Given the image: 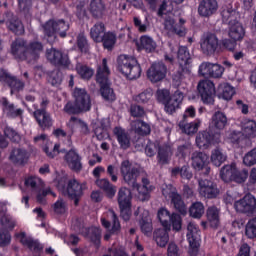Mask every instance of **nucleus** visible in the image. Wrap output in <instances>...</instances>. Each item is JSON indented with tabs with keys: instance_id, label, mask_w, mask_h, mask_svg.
<instances>
[{
	"instance_id": "nucleus-1",
	"label": "nucleus",
	"mask_w": 256,
	"mask_h": 256,
	"mask_svg": "<svg viewBox=\"0 0 256 256\" xmlns=\"http://www.w3.org/2000/svg\"><path fill=\"white\" fill-rule=\"evenodd\" d=\"M120 173L124 183L132 187L133 191H137L141 201H149L151 191L155 189V186L151 185L149 178H142V185L137 183V178L141 175L139 168L133 166L129 160H123L120 165Z\"/></svg>"
},
{
	"instance_id": "nucleus-2",
	"label": "nucleus",
	"mask_w": 256,
	"mask_h": 256,
	"mask_svg": "<svg viewBox=\"0 0 256 256\" xmlns=\"http://www.w3.org/2000/svg\"><path fill=\"white\" fill-rule=\"evenodd\" d=\"M198 95L204 105H214L215 95L218 99H223L224 101H231L233 95H235V87L231 84L224 82L218 85L215 90V84L210 80H201L197 86Z\"/></svg>"
},
{
	"instance_id": "nucleus-3",
	"label": "nucleus",
	"mask_w": 256,
	"mask_h": 256,
	"mask_svg": "<svg viewBox=\"0 0 256 256\" xmlns=\"http://www.w3.org/2000/svg\"><path fill=\"white\" fill-rule=\"evenodd\" d=\"M41 51H43V43L39 41H31L27 44L26 40L17 38L11 44V55L18 61L33 63L39 59Z\"/></svg>"
},
{
	"instance_id": "nucleus-4",
	"label": "nucleus",
	"mask_w": 256,
	"mask_h": 256,
	"mask_svg": "<svg viewBox=\"0 0 256 256\" xmlns=\"http://www.w3.org/2000/svg\"><path fill=\"white\" fill-rule=\"evenodd\" d=\"M109 75H111V70L107 65V58L102 59V65L98 66L96 71V83L100 86L101 97L107 103H113L117 100V95L115 90L111 88V82H109Z\"/></svg>"
},
{
	"instance_id": "nucleus-5",
	"label": "nucleus",
	"mask_w": 256,
	"mask_h": 256,
	"mask_svg": "<svg viewBox=\"0 0 256 256\" xmlns=\"http://www.w3.org/2000/svg\"><path fill=\"white\" fill-rule=\"evenodd\" d=\"M222 21L225 25H229L228 37L233 41H243L245 37V28L237 21V11L233 8L222 10Z\"/></svg>"
},
{
	"instance_id": "nucleus-6",
	"label": "nucleus",
	"mask_w": 256,
	"mask_h": 256,
	"mask_svg": "<svg viewBox=\"0 0 256 256\" xmlns=\"http://www.w3.org/2000/svg\"><path fill=\"white\" fill-rule=\"evenodd\" d=\"M117 69L126 79L133 81L141 77V64L133 56L120 55L117 58Z\"/></svg>"
},
{
	"instance_id": "nucleus-7",
	"label": "nucleus",
	"mask_w": 256,
	"mask_h": 256,
	"mask_svg": "<svg viewBox=\"0 0 256 256\" xmlns=\"http://www.w3.org/2000/svg\"><path fill=\"white\" fill-rule=\"evenodd\" d=\"M183 92L177 90L171 96V92L167 89H158L156 91V99L158 103H162L165 107L166 113H175L179 107H181V103H183Z\"/></svg>"
},
{
	"instance_id": "nucleus-8",
	"label": "nucleus",
	"mask_w": 256,
	"mask_h": 256,
	"mask_svg": "<svg viewBox=\"0 0 256 256\" xmlns=\"http://www.w3.org/2000/svg\"><path fill=\"white\" fill-rule=\"evenodd\" d=\"M177 59L179 67L173 76V81L175 85H180L185 75H191L193 58H191V54L189 53V48H187V46H180L178 48Z\"/></svg>"
},
{
	"instance_id": "nucleus-9",
	"label": "nucleus",
	"mask_w": 256,
	"mask_h": 256,
	"mask_svg": "<svg viewBox=\"0 0 256 256\" xmlns=\"http://www.w3.org/2000/svg\"><path fill=\"white\" fill-rule=\"evenodd\" d=\"M220 179L224 183H237L243 185L249 179V170L247 168L239 169L237 164L225 165L220 170Z\"/></svg>"
},
{
	"instance_id": "nucleus-10",
	"label": "nucleus",
	"mask_w": 256,
	"mask_h": 256,
	"mask_svg": "<svg viewBox=\"0 0 256 256\" xmlns=\"http://www.w3.org/2000/svg\"><path fill=\"white\" fill-rule=\"evenodd\" d=\"M57 187L64 195H67L69 199L74 200V205H79V200L83 197V185L78 183L77 180H69L67 178H61L58 181Z\"/></svg>"
},
{
	"instance_id": "nucleus-11",
	"label": "nucleus",
	"mask_w": 256,
	"mask_h": 256,
	"mask_svg": "<svg viewBox=\"0 0 256 256\" xmlns=\"http://www.w3.org/2000/svg\"><path fill=\"white\" fill-rule=\"evenodd\" d=\"M133 199V193L131 189L127 187H121L118 190L117 194V202L120 209V216L124 221H129L131 219L132 211H131V201Z\"/></svg>"
},
{
	"instance_id": "nucleus-12",
	"label": "nucleus",
	"mask_w": 256,
	"mask_h": 256,
	"mask_svg": "<svg viewBox=\"0 0 256 256\" xmlns=\"http://www.w3.org/2000/svg\"><path fill=\"white\" fill-rule=\"evenodd\" d=\"M100 221L104 229H110L104 235V241H109V239H111V235H117V233L121 231V222H119V217L114 210H108L106 213H104Z\"/></svg>"
},
{
	"instance_id": "nucleus-13",
	"label": "nucleus",
	"mask_w": 256,
	"mask_h": 256,
	"mask_svg": "<svg viewBox=\"0 0 256 256\" xmlns=\"http://www.w3.org/2000/svg\"><path fill=\"white\" fill-rule=\"evenodd\" d=\"M157 217L164 229H173V231H181L182 222L181 215L177 213L169 212V210L165 208H161L158 210Z\"/></svg>"
},
{
	"instance_id": "nucleus-14",
	"label": "nucleus",
	"mask_w": 256,
	"mask_h": 256,
	"mask_svg": "<svg viewBox=\"0 0 256 256\" xmlns=\"http://www.w3.org/2000/svg\"><path fill=\"white\" fill-rule=\"evenodd\" d=\"M234 209L237 213L253 215L256 211V198L252 194H246L242 199L234 202Z\"/></svg>"
},
{
	"instance_id": "nucleus-15",
	"label": "nucleus",
	"mask_w": 256,
	"mask_h": 256,
	"mask_svg": "<svg viewBox=\"0 0 256 256\" xmlns=\"http://www.w3.org/2000/svg\"><path fill=\"white\" fill-rule=\"evenodd\" d=\"M200 48L204 55H215L219 49V38L211 32L206 33L200 40Z\"/></svg>"
},
{
	"instance_id": "nucleus-16",
	"label": "nucleus",
	"mask_w": 256,
	"mask_h": 256,
	"mask_svg": "<svg viewBox=\"0 0 256 256\" xmlns=\"http://www.w3.org/2000/svg\"><path fill=\"white\" fill-rule=\"evenodd\" d=\"M224 72L225 68L223 66L211 62H203L198 70L201 77H211L212 79H220V77H223Z\"/></svg>"
},
{
	"instance_id": "nucleus-17",
	"label": "nucleus",
	"mask_w": 256,
	"mask_h": 256,
	"mask_svg": "<svg viewBox=\"0 0 256 256\" xmlns=\"http://www.w3.org/2000/svg\"><path fill=\"white\" fill-rule=\"evenodd\" d=\"M219 193L220 190L217 187V183L207 179L199 180V194L204 199H217Z\"/></svg>"
},
{
	"instance_id": "nucleus-18",
	"label": "nucleus",
	"mask_w": 256,
	"mask_h": 256,
	"mask_svg": "<svg viewBox=\"0 0 256 256\" xmlns=\"http://www.w3.org/2000/svg\"><path fill=\"white\" fill-rule=\"evenodd\" d=\"M192 167L195 171H204V175L211 173V167H209V156L203 152H193L191 156Z\"/></svg>"
},
{
	"instance_id": "nucleus-19",
	"label": "nucleus",
	"mask_w": 256,
	"mask_h": 256,
	"mask_svg": "<svg viewBox=\"0 0 256 256\" xmlns=\"http://www.w3.org/2000/svg\"><path fill=\"white\" fill-rule=\"evenodd\" d=\"M46 58L51 65L55 67H69L71 61H69V55L55 49L51 48L46 51Z\"/></svg>"
},
{
	"instance_id": "nucleus-20",
	"label": "nucleus",
	"mask_w": 256,
	"mask_h": 256,
	"mask_svg": "<svg viewBox=\"0 0 256 256\" xmlns=\"http://www.w3.org/2000/svg\"><path fill=\"white\" fill-rule=\"evenodd\" d=\"M151 83H159L167 77V66L163 62H154L147 71Z\"/></svg>"
},
{
	"instance_id": "nucleus-21",
	"label": "nucleus",
	"mask_w": 256,
	"mask_h": 256,
	"mask_svg": "<svg viewBox=\"0 0 256 256\" xmlns=\"http://www.w3.org/2000/svg\"><path fill=\"white\" fill-rule=\"evenodd\" d=\"M73 95L75 99L74 103H76L82 113L91 111V96H89L87 90L83 88H75Z\"/></svg>"
},
{
	"instance_id": "nucleus-22",
	"label": "nucleus",
	"mask_w": 256,
	"mask_h": 256,
	"mask_svg": "<svg viewBox=\"0 0 256 256\" xmlns=\"http://www.w3.org/2000/svg\"><path fill=\"white\" fill-rule=\"evenodd\" d=\"M185 19L180 18L179 24L175 22V19L171 16H168L164 20V29L169 31V33H173L174 35H178V37H185L187 35V31L185 30Z\"/></svg>"
},
{
	"instance_id": "nucleus-23",
	"label": "nucleus",
	"mask_w": 256,
	"mask_h": 256,
	"mask_svg": "<svg viewBox=\"0 0 256 256\" xmlns=\"http://www.w3.org/2000/svg\"><path fill=\"white\" fill-rule=\"evenodd\" d=\"M1 81L7 83L10 87L11 93H21L25 89V82L17 79L15 76L10 75L7 70L1 69Z\"/></svg>"
},
{
	"instance_id": "nucleus-24",
	"label": "nucleus",
	"mask_w": 256,
	"mask_h": 256,
	"mask_svg": "<svg viewBox=\"0 0 256 256\" xmlns=\"http://www.w3.org/2000/svg\"><path fill=\"white\" fill-rule=\"evenodd\" d=\"M16 239H19L21 245L27 247L30 251H34V253H41L43 251L44 246L39 242L38 239H33L31 237H27V233L19 232L15 234Z\"/></svg>"
},
{
	"instance_id": "nucleus-25",
	"label": "nucleus",
	"mask_w": 256,
	"mask_h": 256,
	"mask_svg": "<svg viewBox=\"0 0 256 256\" xmlns=\"http://www.w3.org/2000/svg\"><path fill=\"white\" fill-rule=\"evenodd\" d=\"M31 157V153L28 152L25 148H13L9 155V161L14 165H20L24 167L29 163V159Z\"/></svg>"
},
{
	"instance_id": "nucleus-26",
	"label": "nucleus",
	"mask_w": 256,
	"mask_h": 256,
	"mask_svg": "<svg viewBox=\"0 0 256 256\" xmlns=\"http://www.w3.org/2000/svg\"><path fill=\"white\" fill-rule=\"evenodd\" d=\"M64 159L71 171L79 173L83 169L82 158L75 149H70L64 156Z\"/></svg>"
},
{
	"instance_id": "nucleus-27",
	"label": "nucleus",
	"mask_w": 256,
	"mask_h": 256,
	"mask_svg": "<svg viewBox=\"0 0 256 256\" xmlns=\"http://www.w3.org/2000/svg\"><path fill=\"white\" fill-rule=\"evenodd\" d=\"M33 117L42 131L51 129V127H53V118L51 117V114L47 112V110H35L33 112Z\"/></svg>"
},
{
	"instance_id": "nucleus-28",
	"label": "nucleus",
	"mask_w": 256,
	"mask_h": 256,
	"mask_svg": "<svg viewBox=\"0 0 256 256\" xmlns=\"http://www.w3.org/2000/svg\"><path fill=\"white\" fill-rule=\"evenodd\" d=\"M113 134L117 139L118 145H120V148L124 151H127V149L131 147V135H129V132H127L125 128L116 126L113 129Z\"/></svg>"
},
{
	"instance_id": "nucleus-29",
	"label": "nucleus",
	"mask_w": 256,
	"mask_h": 256,
	"mask_svg": "<svg viewBox=\"0 0 256 256\" xmlns=\"http://www.w3.org/2000/svg\"><path fill=\"white\" fill-rule=\"evenodd\" d=\"M219 9L217 0H202L198 6V13L200 17H211L215 15Z\"/></svg>"
},
{
	"instance_id": "nucleus-30",
	"label": "nucleus",
	"mask_w": 256,
	"mask_h": 256,
	"mask_svg": "<svg viewBox=\"0 0 256 256\" xmlns=\"http://www.w3.org/2000/svg\"><path fill=\"white\" fill-rule=\"evenodd\" d=\"M187 241L190 245L189 254L190 256H197L199 253V241H201V237L197 232L193 230V224L188 225Z\"/></svg>"
},
{
	"instance_id": "nucleus-31",
	"label": "nucleus",
	"mask_w": 256,
	"mask_h": 256,
	"mask_svg": "<svg viewBox=\"0 0 256 256\" xmlns=\"http://www.w3.org/2000/svg\"><path fill=\"white\" fill-rule=\"evenodd\" d=\"M2 111L5 117L8 119H17V117H23V109L15 108L14 104H11L7 98H2Z\"/></svg>"
},
{
	"instance_id": "nucleus-32",
	"label": "nucleus",
	"mask_w": 256,
	"mask_h": 256,
	"mask_svg": "<svg viewBox=\"0 0 256 256\" xmlns=\"http://www.w3.org/2000/svg\"><path fill=\"white\" fill-rule=\"evenodd\" d=\"M168 197L171 199L174 209L178 211L181 215H187V206L183 201L181 194L177 193V189H173L168 193Z\"/></svg>"
},
{
	"instance_id": "nucleus-33",
	"label": "nucleus",
	"mask_w": 256,
	"mask_h": 256,
	"mask_svg": "<svg viewBox=\"0 0 256 256\" xmlns=\"http://www.w3.org/2000/svg\"><path fill=\"white\" fill-rule=\"evenodd\" d=\"M215 141V134L211 130H205L196 137V144L201 149H207Z\"/></svg>"
},
{
	"instance_id": "nucleus-34",
	"label": "nucleus",
	"mask_w": 256,
	"mask_h": 256,
	"mask_svg": "<svg viewBox=\"0 0 256 256\" xmlns=\"http://www.w3.org/2000/svg\"><path fill=\"white\" fill-rule=\"evenodd\" d=\"M138 51H145L146 53H153L157 49V43L153 38L147 35L140 37L139 42L136 44Z\"/></svg>"
},
{
	"instance_id": "nucleus-35",
	"label": "nucleus",
	"mask_w": 256,
	"mask_h": 256,
	"mask_svg": "<svg viewBox=\"0 0 256 256\" xmlns=\"http://www.w3.org/2000/svg\"><path fill=\"white\" fill-rule=\"evenodd\" d=\"M201 125V120L196 119L192 122H189V120H181L179 122V127L183 133L186 135H195L197 131H199V126Z\"/></svg>"
},
{
	"instance_id": "nucleus-36",
	"label": "nucleus",
	"mask_w": 256,
	"mask_h": 256,
	"mask_svg": "<svg viewBox=\"0 0 256 256\" xmlns=\"http://www.w3.org/2000/svg\"><path fill=\"white\" fill-rule=\"evenodd\" d=\"M227 126V115L221 111H217L213 114L210 127L217 131H223Z\"/></svg>"
},
{
	"instance_id": "nucleus-37",
	"label": "nucleus",
	"mask_w": 256,
	"mask_h": 256,
	"mask_svg": "<svg viewBox=\"0 0 256 256\" xmlns=\"http://www.w3.org/2000/svg\"><path fill=\"white\" fill-rule=\"evenodd\" d=\"M169 231L171 229L167 228H158L154 231L153 239L158 247H167V243H169Z\"/></svg>"
},
{
	"instance_id": "nucleus-38",
	"label": "nucleus",
	"mask_w": 256,
	"mask_h": 256,
	"mask_svg": "<svg viewBox=\"0 0 256 256\" xmlns=\"http://www.w3.org/2000/svg\"><path fill=\"white\" fill-rule=\"evenodd\" d=\"M96 185L100 189L104 190V192L106 193L107 197H109V199H113V197H115V194L117 193V187L111 184V182H109V179L107 178L98 179L96 180Z\"/></svg>"
},
{
	"instance_id": "nucleus-39",
	"label": "nucleus",
	"mask_w": 256,
	"mask_h": 256,
	"mask_svg": "<svg viewBox=\"0 0 256 256\" xmlns=\"http://www.w3.org/2000/svg\"><path fill=\"white\" fill-rule=\"evenodd\" d=\"M98 43H102L103 47L107 49V51H113L115 43H117V34L111 31L105 32Z\"/></svg>"
},
{
	"instance_id": "nucleus-40",
	"label": "nucleus",
	"mask_w": 256,
	"mask_h": 256,
	"mask_svg": "<svg viewBox=\"0 0 256 256\" xmlns=\"http://www.w3.org/2000/svg\"><path fill=\"white\" fill-rule=\"evenodd\" d=\"M169 157H171V146L164 144L158 147L157 161L159 165H169Z\"/></svg>"
},
{
	"instance_id": "nucleus-41",
	"label": "nucleus",
	"mask_w": 256,
	"mask_h": 256,
	"mask_svg": "<svg viewBox=\"0 0 256 256\" xmlns=\"http://www.w3.org/2000/svg\"><path fill=\"white\" fill-rule=\"evenodd\" d=\"M90 13L95 19L103 17V13H105L103 0H92L90 3Z\"/></svg>"
},
{
	"instance_id": "nucleus-42",
	"label": "nucleus",
	"mask_w": 256,
	"mask_h": 256,
	"mask_svg": "<svg viewBox=\"0 0 256 256\" xmlns=\"http://www.w3.org/2000/svg\"><path fill=\"white\" fill-rule=\"evenodd\" d=\"M206 217L213 229H217L219 227V209H217L215 206L208 207Z\"/></svg>"
},
{
	"instance_id": "nucleus-43",
	"label": "nucleus",
	"mask_w": 256,
	"mask_h": 256,
	"mask_svg": "<svg viewBox=\"0 0 256 256\" xmlns=\"http://www.w3.org/2000/svg\"><path fill=\"white\" fill-rule=\"evenodd\" d=\"M106 28L103 22H97L94 26L90 29V37L93 39L94 43H98L99 40L105 35Z\"/></svg>"
},
{
	"instance_id": "nucleus-44",
	"label": "nucleus",
	"mask_w": 256,
	"mask_h": 256,
	"mask_svg": "<svg viewBox=\"0 0 256 256\" xmlns=\"http://www.w3.org/2000/svg\"><path fill=\"white\" fill-rule=\"evenodd\" d=\"M132 129L135 131L137 135H141L142 137L145 135H149V133H151V126H149V124H147V122L143 120L133 121Z\"/></svg>"
},
{
	"instance_id": "nucleus-45",
	"label": "nucleus",
	"mask_w": 256,
	"mask_h": 256,
	"mask_svg": "<svg viewBox=\"0 0 256 256\" xmlns=\"http://www.w3.org/2000/svg\"><path fill=\"white\" fill-rule=\"evenodd\" d=\"M243 135L248 139H255L256 137V122L255 120H244L242 123Z\"/></svg>"
},
{
	"instance_id": "nucleus-46",
	"label": "nucleus",
	"mask_w": 256,
	"mask_h": 256,
	"mask_svg": "<svg viewBox=\"0 0 256 256\" xmlns=\"http://www.w3.org/2000/svg\"><path fill=\"white\" fill-rule=\"evenodd\" d=\"M205 214V205L202 202H193L189 207V215L193 219H201Z\"/></svg>"
},
{
	"instance_id": "nucleus-47",
	"label": "nucleus",
	"mask_w": 256,
	"mask_h": 256,
	"mask_svg": "<svg viewBox=\"0 0 256 256\" xmlns=\"http://www.w3.org/2000/svg\"><path fill=\"white\" fill-rule=\"evenodd\" d=\"M76 72L81 79H84L85 81H89V79L95 75V70H93V68L81 63L76 64Z\"/></svg>"
},
{
	"instance_id": "nucleus-48",
	"label": "nucleus",
	"mask_w": 256,
	"mask_h": 256,
	"mask_svg": "<svg viewBox=\"0 0 256 256\" xmlns=\"http://www.w3.org/2000/svg\"><path fill=\"white\" fill-rule=\"evenodd\" d=\"M6 25L9 31H12L15 35H23L25 33V27L23 26V22L19 19H10L6 22Z\"/></svg>"
},
{
	"instance_id": "nucleus-49",
	"label": "nucleus",
	"mask_w": 256,
	"mask_h": 256,
	"mask_svg": "<svg viewBox=\"0 0 256 256\" xmlns=\"http://www.w3.org/2000/svg\"><path fill=\"white\" fill-rule=\"evenodd\" d=\"M1 213V231H13V229H15V226L17 225V222L11 217V215L4 214L3 207Z\"/></svg>"
},
{
	"instance_id": "nucleus-50",
	"label": "nucleus",
	"mask_w": 256,
	"mask_h": 256,
	"mask_svg": "<svg viewBox=\"0 0 256 256\" xmlns=\"http://www.w3.org/2000/svg\"><path fill=\"white\" fill-rule=\"evenodd\" d=\"M211 161L215 165V167H221V165H223V163L227 161V155L223 154L221 149L216 148L212 150Z\"/></svg>"
},
{
	"instance_id": "nucleus-51",
	"label": "nucleus",
	"mask_w": 256,
	"mask_h": 256,
	"mask_svg": "<svg viewBox=\"0 0 256 256\" xmlns=\"http://www.w3.org/2000/svg\"><path fill=\"white\" fill-rule=\"evenodd\" d=\"M56 33L59 34V37L65 39L67 37V32L69 31V23L64 19L54 20Z\"/></svg>"
},
{
	"instance_id": "nucleus-52",
	"label": "nucleus",
	"mask_w": 256,
	"mask_h": 256,
	"mask_svg": "<svg viewBox=\"0 0 256 256\" xmlns=\"http://www.w3.org/2000/svg\"><path fill=\"white\" fill-rule=\"evenodd\" d=\"M90 241L97 249L101 247V229L99 227H92L90 229Z\"/></svg>"
},
{
	"instance_id": "nucleus-53",
	"label": "nucleus",
	"mask_w": 256,
	"mask_h": 256,
	"mask_svg": "<svg viewBox=\"0 0 256 256\" xmlns=\"http://www.w3.org/2000/svg\"><path fill=\"white\" fill-rule=\"evenodd\" d=\"M63 112L66 113V115H79V113H83L81 108L73 101H68L64 105Z\"/></svg>"
},
{
	"instance_id": "nucleus-54",
	"label": "nucleus",
	"mask_w": 256,
	"mask_h": 256,
	"mask_svg": "<svg viewBox=\"0 0 256 256\" xmlns=\"http://www.w3.org/2000/svg\"><path fill=\"white\" fill-rule=\"evenodd\" d=\"M245 235L248 239H255L256 237V217L250 219L245 227Z\"/></svg>"
},
{
	"instance_id": "nucleus-55",
	"label": "nucleus",
	"mask_w": 256,
	"mask_h": 256,
	"mask_svg": "<svg viewBox=\"0 0 256 256\" xmlns=\"http://www.w3.org/2000/svg\"><path fill=\"white\" fill-rule=\"evenodd\" d=\"M159 147H161L159 143L148 140L145 146V154L147 157H155L159 151Z\"/></svg>"
},
{
	"instance_id": "nucleus-56",
	"label": "nucleus",
	"mask_w": 256,
	"mask_h": 256,
	"mask_svg": "<svg viewBox=\"0 0 256 256\" xmlns=\"http://www.w3.org/2000/svg\"><path fill=\"white\" fill-rule=\"evenodd\" d=\"M4 135L12 143H19V141H21V135H19V132H16L15 129H13L9 126H7L4 129Z\"/></svg>"
},
{
	"instance_id": "nucleus-57",
	"label": "nucleus",
	"mask_w": 256,
	"mask_h": 256,
	"mask_svg": "<svg viewBox=\"0 0 256 256\" xmlns=\"http://www.w3.org/2000/svg\"><path fill=\"white\" fill-rule=\"evenodd\" d=\"M140 229L144 235L151 233L153 231V224L151 223V219L149 215L142 217L140 220Z\"/></svg>"
},
{
	"instance_id": "nucleus-58",
	"label": "nucleus",
	"mask_w": 256,
	"mask_h": 256,
	"mask_svg": "<svg viewBox=\"0 0 256 256\" xmlns=\"http://www.w3.org/2000/svg\"><path fill=\"white\" fill-rule=\"evenodd\" d=\"M243 163L246 167H253V165H256V148H253L245 154Z\"/></svg>"
},
{
	"instance_id": "nucleus-59",
	"label": "nucleus",
	"mask_w": 256,
	"mask_h": 256,
	"mask_svg": "<svg viewBox=\"0 0 256 256\" xmlns=\"http://www.w3.org/2000/svg\"><path fill=\"white\" fill-rule=\"evenodd\" d=\"M44 35L46 37H55V34L57 33L55 30V20H48L44 25Z\"/></svg>"
},
{
	"instance_id": "nucleus-60",
	"label": "nucleus",
	"mask_w": 256,
	"mask_h": 256,
	"mask_svg": "<svg viewBox=\"0 0 256 256\" xmlns=\"http://www.w3.org/2000/svg\"><path fill=\"white\" fill-rule=\"evenodd\" d=\"M189 153H191V146L189 144H183L177 147L175 155L178 159H187Z\"/></svg>"
},
{
	"instance_id": "nucleus-61",
	"label": "nucleus",
	"mask_w": 256,
	"mask_h": 256,
	"mask_svg": "<svg viewBox=\"0 0 256 256\" xmlns=\"http://www.w3.org/2000/svg\"><path fill=\"white\" fill-rule=\"evenodd\" d=\"M219 47L222 49H227V51H235V48L237 47V41L231 38H225L220 41Z\"/></svg>"
},
{
	"instance_id": "nucleus-62",
	"label": "nucleus",
	"mask_w": 256,
	"mask_h": 256,
	"mask_svg": "<svg viewBox=\"0 0 256 256\" xmlns=\"http://www.w3.org/2000/svg\"><path fill=\"white\" fill-rule=\"evenodd\" d=\"M77 47L81 53H88L89 43L87 42V38L85 36L79 35L77 37Z\"/></svg>"
},
{
	"instance_id": "nucleus-63",
	"label": "nucleus",
	"mask_w": 256,
	"mask_h": 256,
	"mask_svg": "<svg viewBox=\"0 0 256 256\" xmlns=\"http://www.w3.org/2000/svg\"><path fill=\"white\" fill-rule=\"evenodd\" d=\"M54 213L57 215H63L65 211H67V206H65V201L63 199H59L54 203L53 206Z\"/></svg>"
},
{
	"instance_id": "nucleus-64",
	"label": "nucleus",
	"mask_w": 256,
	"mask_h": 256,
	"mask_svg": "<svg viewBox=\"0 0 256 256\" xmlns=\"http://www.w3.org/2000/svg\"><path fill=\"white\" fill-rule=\"evenodd\" d=\"M131 117H145V109L140 105H132L130 107Z\"/></svg>"
}]
</instances>
